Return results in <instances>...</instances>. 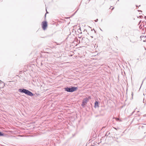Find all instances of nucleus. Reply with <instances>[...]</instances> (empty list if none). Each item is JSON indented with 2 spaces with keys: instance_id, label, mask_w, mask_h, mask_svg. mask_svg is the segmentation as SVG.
I'll return each mask as SVG.
<instances>
[{
  "instance_id": "nucleus-1",
  "label": "nucleus",
  "mask_w": 146,
  "mask_h": 146,
  "mask_svg": "<svg viewBox=\"0 0 146 146\" xmlns=\"http://www.w3.org/2000/svg\"><path fill=\"white\" fill-rule=\"evenodd\" d=\"M19 90L20 92H21L25 93L26 94H27L30 96H33V94L32 93L29 91L25 89H23V90L20 89Z\"/></svg>"
},
{
  "instance_id": "nucleus-2",
  "label": "nucleus",
  "mask_w": 146,
  "mask_h": 146,
  "mask_svg": "<svg viewBox=\"0 0 146 146\" xmlns=\"http://www.w3.org/2000/svg\"><path fill=\"white\" fill-rule=\"evenodd\" d=\"M64 89L66 91L68 92H72L76 91L77 90V87H72L71 88H69L67 87L65 88Z\"/></svg>"
},
{
  "instance_id": "nucleus-3",
  "label": "nucleus",
  "mask_w": 146,
  "mask_h": 146,
  "mask_svg": "<svg viewBox=\"0 0 146 146\" xmlns=\"http://www.w3.org/2000/svg\"><path fill=\"white\" fill-rule=\"evenodd\" d=\"M91 99V97L89 96L88 98H86L83 99L82 102V106H83L86 105L88 102V100Z\"/></svg>"
},
{
  "instance_id": "nucleus-4",
  "label": "nucleus",
  "mask_w": 146,
  "mask_h": 146,
  "mask_svg": "<svg viewBox=\"0 0 146 146\" xmlns=\"http://www.w3.org/2000/svg\"><path fill=\"white\" fill-rule=\"evenodd\" d=\"M42 29L45 30L47 27V23L46 21H43L42 23Z\"/></svg>"
},
{
  "instance_id": "nucleus-5",
  "label": "nucleus",
  "mask_w": 146,
  "mask_h": 146,
  "mask_svg": "<svg viewBox=\"0 0 146 146\" xmlns=\"http://www.w3.org/2000/svg\"><path fill=\"white\" fill-rule=\"evenodd\" d=\"M94 107L95 108L99 107L98 103V102L96 101L95 102V103Z\"/></svg>"
},
{
  "instance_id": "nucleus-6",
  "label": "nucleus",
  "mask_w": 146,
  "mask_h": 146,
  "mask_svg": "<svg viewBox=\"0 0 146 146\" xmlns=\"http://www.w3.org/2000/svg\"><path fill=\"white\" fill-rule=\"evenodd\" d=\"M4 135L3 133L0 131V136H3Z\"/></svg>"
},
{
  "instance_id": "nucleus-7",
  "label": "nucleus",
  "mask_w": 146,
  "mask_h": 146,
  "mask_svg": "<svg viewBox=\"0 0 146 146\" xmlns=\"http://www.w3.org/2000/svg\"><path fill=\"white\" fill-rule=\"evenodd\" d=\"M115 119H116V120L117 121H121V120L120 119H119V118H115Z\"/></svg>"
}]
</instances>
